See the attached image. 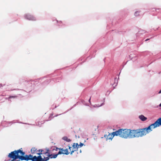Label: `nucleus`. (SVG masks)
Instances as JSON below:
<instances>
[{"instance_id": "b1692460", "label": "nucleus", "mask_w": 161, "mask_h": 161, "mask_svg": "<svg viewBox=\"0 0 161 161\" xmlns=\"http://www.w3.org/2000/svg\"><path fill=\"white\" fill-rule=\"evenodd\" d=\"M160 107H161V103L159 105Z\"/></svg>"}, {"instance_id": "f03ea898", "label": "nucleus", "mask_w": 161, "mask_h": 161, "mask_svg": "<svg viewBox=\"0 0 161 161\" xmlns=\"http://www.w3.org/2000/svg\"><path fill=\"white\" fill-rule=\"evenodd\" d=\"M25 153L22 151V148H21L17 150H15L11 152L8 155V157L10 158H12L13 160H15L19 158L21 160H25V155L24 156Z\"/></svg>"}, {"instance_id": "9b49d317", "label": "nucleus", "mask_w": 161, "mask_h": 161, "mask_svg": "<svg viewBox=\"0 0 161 161\" xmlns=\"http://www.w3.org/2000/svg\"><path fill=\"white\" fill-rule=\"evenodd\" d=\"M72 147H73L72 151L71 152L70 154L72 155L74 152L77 151L78 150L77 148L76 147V145H75V143H74L73 145H72Z\"/></svg>"}, {"instance_id": "4be33fe9", "label": "nucleus", "mask_w": 161, "mask_h": 161, "mask_svg": "<svg viewBox=\"0 0 161 161\" xmlns=\"http://www.w3.org/2000/svg\"><path fill=\"white\" fill-rule=\"evenodd\" d=\"M149 40V39H147L145 41H148V40Z\"/></svg>"}, {"instance_id": "20e7f679", "label": "nucleus", "mask_w": 161, "mask_h": 161, "mask_svg": "<svg viewBox=\"0 0 161 161\" xmlns=\"http://www.w3.org/2000/svg\"><path fill=\"white\" fill-rule=\"evenodd\" d=\"M38 156H33V155L30 154L29 155H25V160L28 161L31 160V161H43V159H42V156L40 155H38Z\"/></svg>"}, {"instance_id": "6ab92c4d", "label": "nucleus", "mask_w": 161, "mask_h": 161, "mask_svg": "<svg viewBox=\"0 0 161 161\" xmlns=\"http://www.w3.org/2000/svg\"><path fill=\"white\" fill-rule=\"evenodd\" d=\"M83 145H84V144H83V143H81V142H80V144H79V146H80V147H82V146H83Z\"/></svg>"}, {"instance_id": "7ed1b4c3", "label": "nucleus", "mask_w": 161, "mask_h": 161, "mask_svg": "<svg viewBox=\"0 0 161 161\" xmlns=\"http://www.w3.org/2000/svg\"><path fill=\"white\" fill-rule=\"evenodd\" d=\"M39 152L37 153V155H40L42 156V159L44 161H47L50 158H52L53 157V153L51 152L52 150H50L49 148H46L43 149H41L38 150Z\"/></svg>"}, {"instance_id": "4468645a", "label": "nucleus", "mask_w": 161, "mask_h": 161, "mask_svg": "<svg viewBox=\"0 0 161 161\" xmlns=\"http://www.w3.org/2000/svg\"><path fill=\"white\" fill-rule=\"evenodd\" d=\"M139 118L142 121H145L147 119V118L142 115H140Z\"/></svg>"}, {"instance_id": "0eeeda50", "label": "nucleus", "mask_w": 161, "mask_h": 161, "mask_svg": "<svg viewBox=\"0 0 161 161\" xmlns=\"http://www.w3.org/2000/svg\"><path fill=\"white\" fill-rule=\"evenodd\" d=\"M125 129H121L118 130L113 132V134L114 136H119L120 137L123 138V135Z\"/></svg>"}, {"instance_id": "dca6fc26", "label": "nucleus", "mask_w": 161, "mask_h": 161, "mask_svg": "<svg viewBox=\"0 0 161 161\" xmlns=\"http://www.w3.org/2000/svg\"><path fill=\"white\" fill-rule=\"evenodd\" d=\"M139 12L138 11L136 12L135 13V15L136 16H137L139 15Z\"/></svg>"}, {"instance_id": "423d86ee", "label": "nucleus", "mask_w": 161, "mask_h": 161, "mask_svg": "<svg viewBox=\"0 0 161 161\" xmlns=\"http://www.w3.org/2000/svg\"><path fill=\"white\" fill-rule=\"evenodd\" d=\"M69 153V152L68 151L67 148L64 149V151H59L58 153H55L54 154H53V157L52 158H55L57 157L58 155L61 154H65L66 155H68Z\"/></svg>"}, {"instance_id": "aec40b11", "label": "nucleus", "mask_w": 161, "mask_h": 161, "mask_svg": "<svg viewBox=\"0 0 161 161\" xmlns=\"http://www.w3.org/2000/svg\"><path fill=\"white\" fill-rule=\"evenodd\" d=\"M17 97V96H10L9 97V98H16Z\"/></svg>"}, {"instance_id": "f257e3e1", "label": "nucleus", "mask_w": 161, "mask_h": 161, "mask_svg": "<svg viewBox=\"0 0 161 161\" xmlns=\"http://www.w3.org/2000/svg\"><path fill=\"white\" fill-rule=\"evenodd\" d=\"M155 128L156 127L153 123L147 127L132 130L131 137L132 138L142 137L145 136L152 131L153 129Z\"/></svg>"}, {"instance_id": "5701e85b", "label": "nucleus", "mask_w": 161, "mask_h": 161, "mask_svg": "<svg viewBox=\"0 0 161 161\" xmlns=\"http://www.w3.org/2000/svg\"><path fill=\"white\" fill-rule=\"evenodd\" d=\"M91 97H90V99H89V102H90V100H91Z\"/></svg>"}, {"instance_id": "6e6552de", "label": "nucleus", "mask_w": 161, "mask_h": 161, "mask_svg": "<svg viewBox=\"0 0 161 161\" xmlns=\"http://www.w3.org/2000/svg\"><path fill=\"white\" fill-rule=\"evenodd\" d=\"M25 18L29 20H36V19L33 15L29 14H26L25 15Z\"/></svg>"}, {"instance_id": "412c9836", "label": "nucleus", "mask_w": 161, "mask_h": 161, "mask_svg": "<svg viewBox=\"0 0 161 161\" xmlns=\"http://www.w3.org/2000/svg\"><path fill=\"white\" fill-rule=\"evenodd\" d=\"M161 93V90L158 92V93Z\"/></svg>"}, {"instance_id": "a878e982", "label": "nucleus", "mask_w": 161, "mask_h": 161, "mask_svg": "<svg viewBox=\"0 0 161 161\" xmlns=\"http://www.w3.org/2000/svg\"><path fill=\"white\" fill-rule=\"evenodd\" d=\"M80 153H81V150H80Z\"/></svg>"}, {"instance_id": "1a4fd4ad", "label": "nucleus", "mask_w": 161, "mask_h": 161, "mask_svg": "<svg viewBox=\"0 0 161 161\" xmlns=\"http://www.w3.org/2000/svg\"><path fill=\"white\" fill-rule=\"evenodd\" d=\"M156 128L161 125V118L158 119L154 123Z\"/></svg>"}, {"instance_id": "393cba45", "label": "nucleus", "mask_w": 161, "mask_h": 161, "mask_svg": "<svg viewBox=\"0 0 161 161\" xmlns=\"http://www.w3.org/2000/svg\"><path fill=\"white\" fill-rule=\"evenodd\" d=\"M16 161H20L19 160H16Z\"/></svg>"}, {"instance_id": "ddd939ff", "label": "nucleus", "mask_w": 161, "mask_h": 161, "mask_svg": "<svg viewBox=\"0 0 161 161\" xmlns=\"http://www.w3.org/2000/svg\"><path fill=\"white\" fill-rule=\"evenodd\" d=\"M58 150H59L60 151H64V149L63 148H58L57 147H54L52 149V151H57Z\"/></svg>"}, {"instance_id": "f8f14e48", "label": "nucleus", "mask_w": 161, "mask_h": 161, "mask_svg": "<svg viewBox=\"0 0 161 161\" xmlns=\"http://www.w3.org/2000/svg\"><path fill=\"white\" fill-rule=\"evenodd\" d=\"M31 151L32 154H35L37 153V152H39L38 150L35 147H32L31 149Z\"/></svg>"}, {"instance_id": "f3484780", "label": "nucleus", "mask_w": 161, "mask_h": 161, "mask_svg": "<svg viewBox=\"0 0 161 161\" xmlns=\"http://www.w3.org/2000/svg\"><path fill=\"white\" fill-rule=\"evenodd\" d=\"M75 145H76V147L78 149V148L79 147H80L79 146V144H78V143H75Z\"/></svg>"}, {"instance_id": "a211bd4d", "label": "nucleus", "mask_w": 161, "mask_h": 161, "mask_svg": "<svg viewBox=\"0 0 161 161\" xmlns=\"http://www.w3.org/2000/svg\"><path fill=\"white\" fill-rule=\"evenodd\" d=\"M68 147H69V149L70 151V152H69V153H71V152L72 151V150H71V148H72V147H70V146H68Z\"/></svg>"}, {"instance_id": "2eb2a0df", "label": "nucleus", "mask_w": 161, "mask_h": 161, "mask_svg": "<svg viewBox=\"0 0 161 161\" xmlns=\"http://www.w3.org/2000/svg\"><path fill=\"white\" fill-rule=\"evenodd\" d=\"M63 139L67 142H71V140L68 138L67 136H64L63 138Z\"/></svg>"}, {"instance_id": "39448f33", "label": "nucleus", "mask_w": 161, "mask_h": 161, "mask_svg": "<svg viewBox=\"0 0 161 161\" xmlns=\"http://www.w3.org/2000/svg\"><path fill=\"white\" fill-rule=\"evenodd\" d=\"M124 135H123V138H132L131 137L132 130L130 129H125L124 130Z\"/></svg>"}, {"instance_id": "9d476101", "label": "nucleus", "mask_w": 161, "mask_h": 161, "mask_svg": "<svg viewBox=\"0 0 161 161\" xmlns=\"http://www.w3.org/2000/svg\"><path fill=\"white\" fill-rule=\"evenodd\" d=\"M114 136H114L113 132L112 134L109 133L107 136V135H105L104 137L105 138L106 140H111Z\"/></svg>"}]
</instances>
